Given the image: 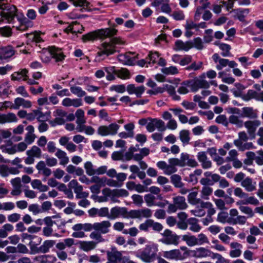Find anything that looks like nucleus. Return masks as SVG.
I'll use <instances>...</instances> for the list:
<instances>
[{
  "instance_id": "nucleus-1",
  "label": "nucleus",
  "mask_w": 263,
  "mask_h": 263,
  "mask_svg": "<svg viewBox=\"0 0 263 263\" xmlns=\"http://www.w3.org/2000/svg\"><path fill=\"white\" fill-rule=\"evenodd\" d=\"M162 255L168 260H184L190 256V250L185 246H182L179 249L163 251Z\"/></svg>"
},
{
  "instance_id": "nucleus-2",
  "label": "nucleus",
  "mask_w": 263,
  "mask_h": 263,
  "mask_svg": "<svg viewBox=\"0 0 263 263\" xmlns=\"http://www.w3.org/2000/svg\"><path fill=\"white\" fill-rule=\"evenodd\" d=\"M65 55L61 49L54 46L49 47L48 51L43 52L41 55L42 61L45 63H49L51 58L56 62L62 61L64 59Z\"/></svg>"
},
{
  "instance_id": "nucleus-3",
  "label": "nucleus",
  "mask_w": 263,
  "mask_h": 263,
  "mask_svg": "<svg viewBox=\"0 0 263 263\" xmlns=\"http://www.w3.org/2000/svg\"><path fill=\"white\" fill-rule=\"evenodd\" d=\"M156 251L157 248L155 245H147L143 250L135 253V256L142 261L149 263L155 260Z\"/></svg>"
},
{
  "instance_id": "nucleus-4",
  "label": "nucleus",
  "mask_w": 263,
  "mask_h": 263,
  "mask_svg": "<svg viewBox=\"0 0 263 263\" xmlns=\"http://www.w3.org/2000/svg\"><path fill=\"white\" fill-rule=\"evenodd\" d=\"M107 261L106 263H134L129 257L123 256L122 253L116 248L106 252Z\"/></svg>"
},
{
  "instance_id": "nucleus-5",
  "label": "nucleus",
  "mask_w": 263,
  "mask_h": 263,
  "mask_svg": "<svg viewBox=\"0 0 263 263\" xmlns=\"http://www.w3.org/2000/svg\"><path fill=\"white\" fill-rule=\"evenodd\" d=\"M184 197L177 196L173 198V203H170L167 212L168 213H175L178 210H183L187 208Z\"/></svg>"
},
{
  "instance_id": "nucleus-6",
  "label": "nucleus",
  "mask_w": 263,
  "mask_h": 263,
  "mask_svg": "<svg viewBox=\"0 0 263 263\" xmlns=\"http://www.w3.org/2000/svg\"><path fill=\"white\" fill-rule=\"evenodd\" d=\"M205 74H201L198 77L195 78L191 82V90L193 92H197L199 89H208L210 83L205 78Z\"/></svg>"
},
{
  "instance_id": "nucleus-7",
  "label": "nucleus",
  "mask_w": 263,
  "mask_h": 263,
  "mask_svg": "<svg viewBox=\"0 0 263 263\" xmlns=\"http://www.w3.org/2000/svg\"><path fill=\"white\" fill-rule=\"evenodd\" d=\"M212 59L215 63L216 64V68L218 70H221L224 67H237L238 64L234 61H230L229 59L220 58L218 53H214L212 55Z\"/></svg>"
},
{
  "instance_id": "nucleus-8",
  "label": "nucleus",
  "mask_w": 263,
  "mask_h": 263,
  "mask_svg": "<svg viewBox=\"0 0 263 263\" xmlns=\"http://www.w3.org/2000/svg\"><path fill=\"white\" fill-rule=\"evenodd\" d=\"M120 127L119 125L115 123L110 124L107 126L101 125L98 127L97 133L101 136L115 135L117 134Z\"/></svg>"
},
{
  "instance_id": "nucleus-9",
  "label": "nucleus",
  "mask_w": 263,
  "mask_h": 263,
  "mask_svg": "<svg viewBox=\"0 0 263 263\" xmlns=\"http://www.w3.org/2000/svg\"><path fill=\"white\" fill-rule=\"evenodd\" d=\"M162 235L163 237L160 239V241L166 245H178L179 237L170 230H165Z\"/></svg>"
},
{
  "instance_id": "nucleus-10",
  "label": "nucleus",
  "mask_w": 263,
  "mask_h": 263,
  "mask_svg": "<svg viewBox=\"0 0 263 263\" xmlns=\"http://www.w3.org/2000/svg\"><path fill=\"white\" fill-rule=\"evenodd\" d=\"M129 211L125 207L115 206L110 209L109 219H115L119 217L130 218Z\"/></svg>"
},
{
  "instance_id": "nucleus-11",
  "label": "nucleus",
  "mask_w": 263,
  "mask_h": 263,
  "mask_svg": "<svg viewBox=\"0 0 263 263\" xmlns=\"http://www.w3.org/2000/svg\"><path fill=\"white\" fill-rule=\"evenodd\" d=\"M27 157L25 159L26 164H32L34 162V158H40L42 155L41 149L36 146H33L30 149L26 151Z\"/></svg>"
},
{
  "instance_id": "nucleus-12",
  "label": "nucleus",
  "mask_w": 263,
  "mask_h": 263,
  "mask_svg": "<svg viewBox=\"0 0 263 263\" xmlns=\"http://www.w3.org/2000/svg\"><path fill=\"white\" fill-rule=\"evenodd\" d=\"M156 128L160 131H164L166 129L165 123L162 120L157 118H149L146 126V129L149 132H154Z\"/></svg>"
},
{
  "instance_id": "nucleus-13",
  "label": "nucleus",
  "mask_w": 263,
  "mask_h": 263,
  "mask_svg": "<svg viewBox=\"0 0 263 263\" xmlns=\"http://www.w3.org/2000/svg\"><path fill=\"white\" fill-rule=\"evenodd\" d=\"M116 52V47L110 41L109 42H104L101 45L97 55L99 57H102L103 55L107 57L109 55L113 54Z\"/></svg>"
},
{
  "instance_id": "nucleus-14",
  "label": "nucleus",
  "mask_w": 263,
  "mask_h": 263,
  "mask_svg": "<svg viewBox=\"0 0 263 263\" xmlns=\"http://www.w3.org/2000/svg\"><path fill=\"white\" fill-rule=\"evenodd\" d=\"M152 210L148 208L139 210H132L129 211V217L133 219L148 218L152 216Z\"/></svg>"
},
{
  "instance_id": "nucleus-15",
  "label": "nucleus",
  "mask_w": 263,
  "mask_h": 263,
  "mask_svg": "<svg viewBox=\"0 0 263 263\" xmlns=\"http://www.w3.org/2000/svg\"><path fill=\"white\" fill-rule=\"evenodd\" d=\"M15 50L11 45H7L0 47V60L9 61L15 54Z\"/></svg>"
},
{
  "instance_id": "nucleus-16",
  "label": "nucleus",
  "mask_w": 263,
  "mask_h": 263,
  "mask_svg": "<svg viewBox=\"0 0 263 263\" xmlns=\"http://www.w3.org/2000/svg\"><path fill=\"white\" fill-rule=\"evenodd\" d=\"M67 113L62 109H57L53 112V116L55 117L53 120L50 121L52 126H55L64 124L65 122V118Z\"/></svg>"
},
{
  "instance_id": "nucleus-17",
  "label": "nucleus",
  "mask_w": 263,
  "mask_h": 263,
  "mask_svg": "<svg viewBox=\"0 0 263 263\" xmlns=\"http://www.w3.org/2000/svg\"><path fill=\"white\" fill-rule=\"evenodd\" d=\"M260 124L261 122L259 120H248L243 123L248 134L253 138L255 137L256 130Z\"/></svg>"
},
{
  "instance_id": "nucleus-18",
  "label": "nucleus",
  "mask_w": 263,
  "mask_h": 263,
  "mask_svg": "<svg viewBox=\"0 0 263 263\" xmlns=\"http://www.w3.org/2000/svg\"><path fill=\"white\" fill-rule=\"evenodd\" d=\"M212 251L210 250L204 248L199 247L195 250H190V255L196 258H203L206 257H211Z\"/></svg>"
},
{
  "instance_id": "nucleus-19",
  "label": "nucleus",
  "mask_w": 263,
  "mask_h": 263,
  "mask_svg": "<svg viewBox=\"0 0 263 263\" xmlns=\"http://www.w3.org/2000/svg\"><path fill=\"white\" fill-rule=\"evenodd\" d=\"M55 242L53 240H47L44 241L43 244L39 247H31V250L33 253H46L49 251L55 244Z\"/></svg>"
},
{
  "instance_id": "nucleus-20",
  "label": "nucleus",
  "mask_w": 263,
  "mask_h": 263,
  "mask_svg": "<svg viewBox=\"0 0 263 263\" xmlns=\"http://www.w3.org/2000/svg\"><path fill=\"white\" fill-rule=\"evenodd\" d=\"M111 227V222L107 220L95 222V231H98L102 234L108 233L110 231Z\"/></svg>"
},
{
  "instance_id": "nucleus-21",
  "label": "nucleus",
  "mask_w": 263,
  "mask_h": 263,
  "mask_svg": "<svg viewBox=\"0 0 263 263\" xmlns=\"http://www.w3.org/2000/svg\"><path fill=\"white\" fill-rule=\"evenodd\" d=\"M74 6L76 7H82L87 11H99V8H91L92 5L87 0H68Z\"/></svg>"
},
{
  "instance_id": "nucleus-22",
  "label": "nucleus",
  "mask_w": 263,
  "mask_h": 263,
  "mask_svg": "<svg viewBox=\"0 0 263 263\" xmlns=\"http://www.w3.org/2000/svg\"><path fill=\"white\" fill-rule=\"evenodd\" d=\"M96 32L97 39H104L115 35L117 33L118 30L115 28H107L98 30Z\"/></svg>"
},
{
  "instance_id": "nucleus-23",
  "label": "nucleus",
  "mask_w": 263,
  "mask_h": 263,
  "mask_svg": "<svg viewBox=\"0 0 263 263\" xmlns=\"http://www.w3.org/2000/svg\"><path fill=\"white\" fill-rule=\"evenodd\" d=\"M18 119L17 116L13 112H8L7 114L0 113V124H5L7 123H16Z\"/></svg>"
},
{
  "instance_id": "nucleus-24",
  "label": "nucleus",
  "mask_w": 263,
  "mask_h": 263,
  "mask_svg": "<svg viewBox=\"0 0 263 263\" xmlns=\"http://www.w3.org/2000/svg\"><path fill=\"white\" fill-rule=\"evenodd\" d=\"M129 195V193L125 189H115L110 191L109 196L114 202H119L117 200L119 197H126Z\"/></svg>"
},
{
  "instance_id": "nucleus-25",
  "label": "nucleus",
  "mask_w": 263,
  "mask_h": 263,
  "mask_svg": "<svg viewBox=\"0 0 263 263\" xmlns=\"http://www.w3.org/2000/svg\"><path fill=\"white\" fill-rule=\"evenodd\" d=\"M146 85L147 86L152 88L147 91V93L150 95H156L158 93H162L165 91L164 88L157 87V84L152 79L148 80Z\"/></svg>"
},
{
  "instance_id": "nucleus-26",
  "label": "nucleus",
  "mask_w": 263,
  "mask_h": 263,
  "mask_svg": "<svg viewBox=\"0 0 263 263\" xmlns=\"http://www.w3.org/2000/svg\"><path fill=\"white\" fill-rule=\"evenodd\" d=\"M20 171L14 167H9L6 164H0V175L3 177H6L10 174L16 175L19 174Z\"/></svg>"
},
{
  "instance_id": "nucleus-27",
  "label": "nucleus",
  "mask_w": 263,
  "mask_h": 263,
  "mask_svg": "<svg viewBox=\"0 0 263 263\" xmlns=\"http://www.w3.org/2000/svg\"><path fill=\"white\" fill-rule=\"evenodd\" d=\"M145 89V87L143 85L136 86L134 84L128 85L126 87V90L128 94H135L138 98L141 97Z\"/></svg>"
},
{
  "instance_id": "nucleus-28",
  "label": "nucleus",
  "mask_w": 263,
  "mask_h": 263,
  "mask_svg": "<svg viewBox=\"0 0 263 263\" xmlns=\"http://www.w3.org/2000/svg\"><path fill=\"white\" fill-rule=\"evenodd\" d=\"M241 116L243 118L256 119L258 118V110L251 107H245L241 109Z\"/></svg>"
},
{
  "instance_id": "nucleus-29",
  "label": "nucleus",
  "mask_w": 263,
  "mask_h": 263,
  "mask_svg": "<svg viewBox=\"0 0 263 263\" xmlns=\"http://www.w3.org/2000/svg\"><path fill=\"white\" fill-rule=\"evenodd\" d=\"M231 250L230 251L229 255L232 258H236L239 257L241 254V249L242 246L237 242H232L230 243Z\"/></svg>"
},
{
  "instance_id": "nucleus-30",
  "label": "nucleus",
  "mask_w": 263,
  "mask_h": 263,
  "mask_svg": "<svg viewBox=\"0 0 263 263\" xmlns=\"http://www.w3.org/2000/svg\"><path fill=\"white\" fill-rule=\"evenodd\" d=\"M193 47V44L192 41L183 42L181 40H177L175 43L174 49L176 51L183 50L189 51Z\"/></svg>"
},
{
  "instance_id": "nucleus-31",
  "label": "nucleus",
  "mask_w": 263,
  "mask_h": 263,
  "mask_svg": "<svg viewBox=\"0 0 263 263\" xmlns=\"http://www.w3.org/2000/svg\"><path fill=\"white\" fill-rule=\"evenodd\" d=\"M197 157L198 161L201 163L203 168L208 169L212 166V162L208 159L205 152H199Z\"/></svg>"
},
{
  "instance_id": "nucleus-32",
  "label": "nucleus",
  "mask_w": 263,
  "mask_h": 263,
  "mask_svg": "<svg viewBox=\"0 0 263 263\" xmlns=\"http://www.w3.org/2000/svg\"><path fill=\"white\" fill-rule=\"evenodd\" d=\"M62 105L65 107L73 106L74 107H79L82 106L83 102L81 99L66 98L63 100Z\"/></svg>"
},
{
  "instance_id": "nucleus-33",
  "label": "nucleus",
  "mask_w": 263,
  "mask_h": 263,
  "mask_svg": "<svg viewBox=\"0 0 263 263\" xmlns=\"http://www.w3.org/2000/svg\"><path fill=\"white\" fill-rule=\"evenodd\" d=\"M181 159L182 163L184 164V166L187 165L192 167H196L198 165V163L196 160L190 157V155L187 153L181 154Z\"/></svg>"
},
{
  "instance_id": "nucleus-34",
  "label": "nucleus",
  "mask_w": 263,
  "mask_h": 263,
  "mask_svg": "<svg viewBox=\"0 0 263 263\" xmlns=\"http://www.w3.org/2000/svg\"><path fill=\"white\" fill-rule=\"evenodd\" d=\"M46 164L44 161H40L37 163L35 167L39 174H42L46 177H48L51 174V170L46 167Z\"/></svg>"
},
{
  "instance_id": "nucleus-35",
  "label": "nucleus",
  "mask_w": 263,
  "mask_h": 263,
  "mask_svg": "<svg viewBox=\"0 0 263 263\" xmlns=\"http://www.w3.org/2000/svg\"><path fill=\"white\" fill-rule=\"evenodd\" d=\"M14 109H18L21 106L23 108H28L32 106V103L29 100H25L22 98H16L14 101Z\"/></svg>"
},
{
  "instance_id": "nucleus-36",
  "label": "nucleus",
  "mask_w": 263,
  "mask_h": 263,
  "mask_svg": "<svg viewBox=\"0 0 263 263\" xmlns=\"http://www.w3.org/2000/svg\"><path fill=\"white\" fill-rule=\"evenodd\" d=\"M241 185L247 192H252L256 189V182L249 177L244 179L241 182Z\"/></svg>"
},
{
  "instance_id": "nucleus-37",
  "label": "nucleus",
  "mask_w": 263,
  "mask_h": 263,
  "mask_svg": "<svg viewBox=\"0 0 263 263\" xmlns=\"http://www.w3.org/2000/svg\"><path fill=\"white\" fill-rule=\"evenodd\" d=\"M187 223L189 225V230L193 232H199L202 227L199 223L198 219L195 218H190L187 219Z\"/></svg>"
},
{
  "instance_id": "nucleus-38",
  "label": "nucleus",
  "mask_w": 263,
  "mask_h": 263,
  "mask_svg": "<svg viewBox=\"0 0 263 263\" xmlns=\"http://www.w3.org/2000/svg\"><path fill=\"white\" fill-rule=\"evenodd\" d=\"M28 71L26 69H22L20 71L13 72L11 77L13 81H20L23 80L25 81L27 79Z\"/></svg>"
},
{
  "instance_id": "nucleus-39",
  "label": "nucleus",
  "mask_w": 263,
  "mask_h": 263,
  "mask_svg": "<svg viewBox=\"0 0 263 263\" xmlns=\"http://www.w3.org/2000/svg\"><path fill=\"white\" fill-rule=\"evenodd\" d=\"M198 192L195 188L193 189L192 191L189 193L187 196V199L189 203L193 205H197L200 204L201 205V202H202L200 199L197 198Z\"/></svg>"
},
{
  "instance_id": "nucleus-40",
  "label": "nucleus",
  "mask_w": 263,
  "mask_h": 263,
  "mask_svg": "<svg viewBox=\"0 0 263 263\" xmlns=\"http://www.w3.org/2000/svg\"><path fill=\"white\" fill-rule=\"evenodd\" d=\"M36 260L39 263H55L57 258L53 255H43L36 257Z\"/></svg>"
},
{
  "instance_id": "nucleus-41",
  "label": "nucleus",
  "mask_w": 263,
  "mask_h": 263,
  "mask_svg": "<svg viewBox=\"0 0 263 263\" xmlns=\"http://www.w3.org/2000/svg\"><path fill=\"white\" fill-rule=\"evenodd\" d=\"M55 155L60 160V165L65 166L68 163L69 161V157L65 152L58 148Z\"/></svg>"
},
{
  "instance_id": "nucleus-42",
  "label": "nucleus",
  "mask_w": 263,
  "mask_h": 263,
  "mask_svg": "<svg viewBox=\"0 0 263 263\" xmlns=\"http://www.w3.org/2000/svg\"><path fill=\"white\" fill-rule=\"evenodd\" d=\"M97 243L93 241H82L80 242V248L85 252H89L93 250Z\"/></svg>"
},
{
  "instance_id": "nucleus-43",
  "label": "nucleus",
  "mask_w": 263,
  "mask_h": 263,
  "mask_svg": "<svg viewBox=\"0 0 263 263\" xmlns=\"http://www.w3.org/2000/svg\"><path fill=\"white\" fill-rule=\"evenodd\" d=\"M179 138L183 146L189 144L191 140L189 130L187 129L180 130L179 133Z\"/></svg>"
},
{
  "instance_id": "nucleus-44",
  "label": "nucleus",
  "mask_w": 263,
  "mask_h": 263,
  "mask_svg": "<svg viewBox=\"0 0 263 263\" xmlns=\"http://www.w3.org/2000/svg\"><path fill=\"white\" fill-rule=\"evenodd\" d=\"M243 141L239 138L234 141V145L238 148L239 151H244L246 149H249L253 146L252 142H248L243 143Z\"/></svg>"
},
{
  "instance_id": "nucleus-45",
  "label": "nucleus",
  "mask_w": 263,
  "mask_h": 263,
  "mask_svg": "<svg viewBox=\"0 0 263 263\" xmlns=\"http://www.w3.org/2000/svg\"><path fill=\"white\" fill-rule=\"evenodd\" d=\"M31 185L33 189H36L41 192H46L49 189L47 185L43 184L42 181L39 179L33 180L31 182Z\"/></svg>"
},
{
  "instance_id": "nucleus-46",
  "label": "nucleus",
  "mask_w": 263,
  "mask_h": 263,
  "mask_svg": "<svg viewBox=\"0 0 263 263\" xmlns=\"http://www.w3.org/2000/svg\"><path fill=\"white\" fill-rule=\"evenodd\" d=\"M215 45L218 46L219 49L222 51L221 55L224 57H230L231 55L230 50L231 47L230 45L223 43L216 42Z\"/></svg>"
},
{
  "instance_id": "nucleus-47",
  "label": "nucleus",
  "mask_w": 263,
  "mask_h": 263,
  "mask_svg": "<svg viewBox=\"0 0 263 263\" xmlns=\"http://www.w3.org/2000/svg\"><path fill=\"white\" fill-rule=\"evenodd\" d=\"M13 226L10 223H6L0 229V238H4L8 236V232L12 231Z\"/></svg>"
},
{
  "instance_id": "nucleus-48",
  "label": "nucleus",
  "mask_w": 263,
  "mask_h": 263,
  "mask_svg": "<svg viewBox=\"0 0 263 263\" xmlns=\"http://www.w3.org/2000/svg\"><path fill=\"white\" fill-rule=\"evenodd\" d=\"M182 240L185 241L189 247L197 245V237L194 235H184L182 236Z\"/></svg>"
},
{
  "instance_id": "nucleus-49",
  "label": "nucleus",
  "mask_w": 263,
  "mask_h": 263,
  "mask_svg": "<svg viewBox=\"0 0 263 263\" xmlns=\"http://www.w3.org/2000/svg\"><path fill=\"white\" fill-rule=\"evenodd\" d=\"M119 61L124 65H132L134 64V59L128 53L120 54L118 58Z\"/></svg>"
},
{
  "instance_id": "nucleus-50",
  "label": "nucleus",
  "mask_w": 263,
  "mask_h": 263,
  "mask_svg": "<svg viewBox=\"0 0 263 263\" xmlns=\"http://www.w3.org/2000/svg\"><path fill=\"white\" fill-rule=\"evenodd\" d=\"M229 122L232 124L235 125L238 127H242L244 122L238 116L231 115L229 117Z\"/></svg>"
},
{
  "instance_id": "nucleus-51",
  "label": "nucleus",
  "mask_w": 263,
  "mask_h": 263,
  "mask_svg": "<svg viewBox=\"0 0 263 263\" xmlns=\"http://www.w3.org/2000/svg\"><path fill=\"white\" fill-rule=\"evenodd\" d=\"M213 189L209 186H203L201 191V198L208 200L209 199V196L212 194Z\"/></svg>"
},
{
  "instance_id": "nucleus-52",
  "label": "nucleus",
  "mask_w": 263,
  "mask_h": 263,
  "mask_svg": "<svg viewBox=\"0 0 263 263\" xmlns=\"http://www.w3.org/2000/svg\"><path fill=\"white\" fill-rule=\"evenodd\" d=\"M74 192L76 194L77 198H86L88 196V193L83 192V187L81 185L79 184L74 189Z\"/></svg>"
},
{
  "instance_id": "nucleus-53",
  "label": "nucleus",
  "mask_w": 263,
  "mask_h": 263,
  "mask_svg": "<svg viewBox=\"0 0 263 263\" xmlns=\"http://www.w3.org/2000/svg\"><path fill=\"white\" fill-rule=\"evenodd\" d=\"M242 203V201H238L236 203L237 205H240L239 207L240 211L242 213L248 215L249 217H252L254 215L252 209L249 206L241 205Z\"/></svg>"
},
{
  "instance_id": "nucleus-54",
  "label": "nucleus",
  "mask_w": 263,
  "mask_h": 263,
  "mask_svg": "<svg viewBox=\"0 0 263 263\" xmlns=\"http://www.w3.org/2000/svg\"><path fill=\"white\" fill-rule=\"evenodd\" d=\"M43 234L46 237L54 236L60 237L61 236V235L58 233H53L52 227H44L43 229Z\"/></svg>"
},
{
  "instance_id": "nucleus-55",
  "label": "nucleus",
  "mask_w": 263,
  "mask_h": 263,
  "mask_svg": "<svg viewBox=\"0 0 263 263\" xmlns=\"http://www.w3.org/2000/svg\"><path fill=\"white\" fill-rule=\"evenodd\" d=\"M116 75L118 78L123 80L128 79L130 76L129 71L126 68L117 69Z\"/></svg>"
},
{
  "instance_id": "nucleus-56",
  "label": "nucleus",
  "mask_w": 263,
  "mask_h": 263,
  "mask_svg": "<svg viewBox=\"0 0 263 263\" xmlns=\"http://www.w3.org/2000/svg\"><path fill=\"white\" fill-rule=\"evenodd\" d=\"M85 112L82 109H78L75 114V117L77 118V124L85 123L86 119L85 118Z\"/></svg>"
},
{
  "instance_id": "nucleus-57",
  "label": "nucleus",
  "mask_w": 263,
  "mask_h": 263,
  "mask_svg": "<svg viewBox=\"0 0 263 263\" xmlns=\"http://www.w3.org/2000/svg\"><path fill=\"white\" fill-rule=\"evenodd\" d=\"M161 72L166 75H175L179 73L177 67L171 66L168 67H164L162 68Z\"/></svg>"
},
{
  "instance_id": "nucleus-58",
  "label": "nucleus",
  "mask_w": 263,
  "mask_h": 263,
  "mask_svg": "<svg viewBox=\"0 0 263 263\" xmlns=\"http://www.w3.org/2000/svg\"><path fill=\"white\" fill-rule=\"evenodd\" d=\"M187 87H190L191 88V82L190 81H184L180 86L178 89V92L180 94H186L189 92V90Z\"/></svg>"
},
{
  "instance_id": "nucleus-59",
  "label": "nucleus",
  "mask_w": 263,
  "mask_h": 263,
  "mask_svg": "<svg viewBox=\"0 0 263 263\" xmlns=\"http://www.w3.org/2000/svg\"><path fill=\"white\" fill-rule=\"evenodd\" d=\"M210 5V3H205L201 5V6L197 7L196 11L195 14L194 18L196 21H199L200 18L201 14L203 10L208 8Z\"/></svg>"
},
{
  "instance_id": "nucleus-60",
  "label": "nucleus",
  "mask_w": 263,
  "mask_h": 263,
  "mask_svg": "<svg viewBox=\"0 0 263 263\" xmlns=\"http://www.w3.org/2000/svg\"><path fill=\"white\" fill-rule=\"evenodd\" d=\"M171 182L176 187H181L183 185V183L181 181V177L177 175H173L171 177Z\"/></svg>"
},
{
  "instance_id": "nucleus-61",
  "label": "nucleus",
  "mask_w": 263,
  "mask_h": 263,
  "mask_svg": "<svg viewBox=\"0 0 263 263\" xmlns=\"http://www.w3.org/2000/svg\"><path fill=\"white\" fill-rule=\"evenodd\" d=\"M201 208L208 209V216L212 217L215 212L216 211L213 208L212 204L210 202H201Z\"/></svg>"
},
{
  "instance_id": "nucleus-62",
  "label": "nucleus",
  "mask_w": 263,
  "mask_h": 263,
  "mask_svg": "<svg viewBox=\"0 0 263 263\" xmlns=\"http://www.w3.org/2000/svg\"><path fill=\"white\" fill-rule=\"evenodd\" d=\"M109 89L110 91H115L117 93H122L126 91V88L124 84H118L110 86Z\"/></svg>"
},
{
  "instance_id": "nucleus-63",
  "label": "nucleus",
  "mask_w": 263,
  "mask_h": 263,
  "mask_svg": "<svg viewBox=\"0 0 263 263\" xmlns=\"http://www.w3.org/2000/svg\"><path fill=\"white\" fill-rule=\"evenodd\" d=\"M212 259H216V263H230L228 259L224 258L221 254L212 252L211 256Z\"/></svg>"
},
{
  "instance_id": "nucleus-64",
  "label": "nucleus",
  "mask_w": 263,
  "mask_h": 263,
  "mask_svg": "<svg viewBox=\"0 0 263 263\" xmlns=\"http://www.w3.org/2000/svg\"><path fill=\"white\" fill-rule=\"evenodd\" d=\"M155 199V196L152 194H147L144 196V200L148 206H155L156 204Z\"/></svg>"
}]
</instances>
